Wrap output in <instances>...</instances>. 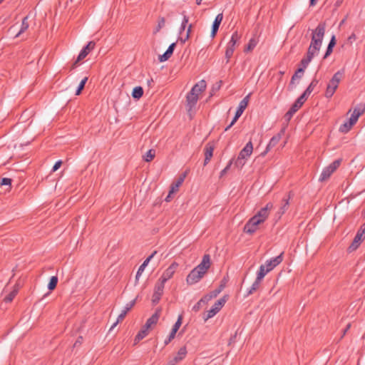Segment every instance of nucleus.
Masks as SVG:
<instances>
[{"mask_svg":"<svg viewBox=\"0 0 365 365\" xmlns=\"http://www.w3.org/2000/svg\"><path fill=\"white\" fill-rule=\"evenodd\" d=\"M96 46V43L93 41H89L86 46H85L82 50L80 51L78 56V61H82L84 59L88 54L94 49Z\"/></svg>","mask_w":365,"mask_h":365,"instance_id":"a211bd4d","label":"nucleus"},{"mask_svg":"<svg viewBox=\"0 0 365 365\" xmlns=\"http://www.w3.org/2000/svg\"><path fill=\"white\" fill-rule=\"evenodd\" d=\"M304 71H303V68H297V71H295V73H294V75L292 76V79H291V82H290V84L293 83H294V81L297 78L299 79L302 78V76H303L304 74Z\"/></svg>","mask_w":365,"mask_h":365,"instance_id":"37998d69","label":"nucleus"},{"mask_svg":"<svg viewBox=\"0 0 365 365\" xmlns=\"http://www.w3.org/2000/svg\"><path fill=\"white\" fill-rule=\"evenodd\" d=\"M235 48H229L227 46L225 51V58H227V62L229 61L230 58L232 56Z\"/></svg>","mask_w":365,"mask_h":365,"instance_id":"de8ad7c7","label":"nucleus"},{"mask_svg":"<svg viewBox=\"0 0 365 365\" xmlns=\"http://www.w3.org/2000/svg\"><path fill=\"white\" fill-rule=\"evenodd\" d=\"M261 282H262L261 280L256 278L255 282L252 283L251 287L248 290L247 295V296L250 295V294H253L255 291H257L259 287Z\"/></svg>","mask_w":365,"mask_h":365,"instance_id":"72a5a7b5","label":"nucleus"},{"mask_svg":"<svg viewBox=\"0 0 365 365\" xmlns=\"http://www.w3.org/2000/svg\"><path fill=\"white\" fill-rule=\"evenodd\" d=\"M365 110V106L364 105H359L357 107H356L353 113H351L350 118L349 120L351 121V123L355 124L359 118L364 113Z\"/></svg>","mask_w":365,"mask_h":365,"instance_id":"aec40b11","label":"nucleus"},{"mask_svg":"<svg viewBox=\"0 0 365 365\" xmlns=\"http://www.w3.org/2000/svg\"><path fill=\"white\" fill-rule=\"evenodd\" d=\"M222 292V287L220 289H215V290L210 292L209 294L203 296L199 301L202 304H206L212 298L216 297L220 292Z\"/></svg>","mask_w":365,"mask_h":365,"instance_id":"b1692460","label":"nucleus"},{"mask_svg":"<svg viewBox=\"0 0 365 365\" xmlns=\"http://www.w3.org/2000/svg\"><path fill=\"white\" fill-rule=\"evenodd\" d=\"M240 38L241 36L238 32L237 31H235L231 36V39L227 43V47L235 48L237 42L240 41Z\"/></svg>","mask_w":365,"mask_h":365,"instance_id":"cd10ccee","label":"nucleus"},{"mask_svg":"<svg viewBox=\"0 0 365 365\" xmlns=\"http://www.w3.org/2000/svg\"><path fill=\"white\" fill-rule=\"evenodd\" d=\"M310 62L311 61L309 60H307V58L304 57L300 61L302 67H300L299 68H303V71H304L305 68L308 66Z\"/></svg>","mask_w":365,"mask_h":365,"instance_id":"603ef678","label":"nucleus"},{"mask_svg":"<svg viewBox=\"0 0 365 365\" xmlns=\"http://www.w3.org/2000/svg\"><path fill=\"white\" fill-rule=\"evenodd\" d=\"M148 334V331L141 329L135 337V344L138 343L140 340L144 339Z\"/></svg>","mask_w":365,"mask_h":365,"instance_id":"58836bf2","label":"nucleus"},{"mask_svg":"<svg viewBox=\"0 0 365 365\" xmlns=\"http://www.w3.org/2000/svg\"><path fill=\"white\" fill-rule=\"evenodd\" d=\"M309 94L307 93L305 91L303 92V93L296 100L297 103H300L303 106V104L305 103L307 99L309 97Z\"/></svg>","mask_w":365,"mask_h":365,"instance_id":"49530a36","label":"nucleus"},{"mask_svg":"<svg viewBox=\"0 0 365 365\" xmlns=\"http://www.w3.org/2000/svg\"><path fill=\"white\" fill-rule=\"evenodd\" d=\"M83 342V336H79L78 337V339H76V342L74 343V346H79L82 344Z\"/></svg>","mask_w":365,"mask_h":365,"instance_id":"69168bd1","label":"nucleus"},{"mask_svg":"<svg viewBox=\"0 0 365 365\" xmlns=\"http://www.w3.org/2000/svg\"><path fill=\"white\" fill-rule=\"evenodd\" d=\"M165 284L160 282H157L155 285L154 292L152 296V303L153 305H156L160 300L162 295L163 294Z\"/></svg>","mask_w":365,"mask_h":365,"instance_id":"f8f14e48","label":"nucleus"},{"mask_svg":"<svg viewBox=\"0 0 365 365\" xmlns=\"http://www.w3.org/2000/svg\"><path fill=\"white\" fill-rule=\"evenodd\" d=\"M182 178H178L177 180L172 183L170 195H173L178 190L179 187L182 184Z\"/></svg>","mask_w":365,"mask_h":365,"instance_id":"2f4dec72","label":"nucleus"},{"mask_svg":"<svg viewBox=\"0 0 365 365\" xmlns=\"http://www.w3.org/2000/svg\"><path fill=\"white\" fill-rule=\"evenodd\" d=\"M182 16H183V19H182V25H185L186 26L187 24L188 23V21H189V18L188 16H187L185 15V11H182Z\"/></svg>","mask_w":365,"mask_h":365,"instance_id":"e2e57ef3","label":"nucleus"},{"mask_svg":"<svg viewBox=\"0 0 365 365\" xmlns=\"http://www.w3.org/2000/svg\"><path fill=\"white\" fill-rule=\"evenodd\" d=\"M165 19L164 17H160L158 19V25H157V27L155 28V29L153 31V34H157L158 32L160 31V30L165 26Z\"/></svg>","mask_w":365,"mask_h":365,"instance_id":"a18cd8bd","label":"nucleus"},{"mask_svg":"<svg viewBox=\"0 0 365 365\" xmlns=\"http://www.w3.org/2000/svg\"><path fill=\"white\" fill-rule=\"evenodd\" d=\"M135 299L128 303L122 312L118 315L116 322L111 326L110 331L112 330L119 322H122L125 317L127 313L133 307L135 304Z\"/></svg>","mask_w":365,"mask_h":365,"instance_id":"dca6fc26","label":"nucleus"},{"mask_svg":"<svg viewBox=\"0 0 365 365\" xmlns=\"http://www.w3.org/2000/svg\"><path fill=\"white\" fill-rule=\"evenodd\" d=\"M233 159L230 160L227 166L220 172V178L223 177L227 172L230 170L232 164Z\"/></svg>","mask_w":365,"mask_h":365,"instance_id":"09e8293b","label":"nucleus"},{"mask_svg":"<svg viewBox=\"0 0 365 365\" xmlns=\"http://www.w3.org/2000/svg\"><path fill=\"white\" fill-rule=\"evenodd\" d=\"M294 113H295L290 109L285 113L284 118V120L287 122V123H288L289 122V120L292 119V118Z\"/></svg>","mask_w":365,"mask_h":365,"instance_id":"8fccbe9b","label":"nucleus"},{"mask_svg":"<svg viewBox=\"0 0 365 365\" xmlns=\"http://www.w3.org/2000/svg\"><path fill=\"white\" fill-rule=\"evenodd\" d=\"M62 161L61 160H58L56 162V163L54 164V165L53 166V168L51 170L52 172H56L57 170H58L60 168V167L62 165Z\"/></svg>","mask_w":365,"mask_h":365,"instance_id":"13d9d810","label":"nucleus"},{"mask_svg":"<svg viewBox=\"0 0 365 365\" xmlns=\"http://www.w3.org/2000/svg\"><path fill=\"white\" fill-rule=\"evenodd\" d=\"M214 145L211 143H208L205 145L204 148L205 153V160H204V165H206L210 160H211L213 155Z\"/></svg>","mask_w":365,"mask_h":365,"instance_id":"4be33fe9","label":"nucleus"},{"mask_svg":"<svg viewBox=\"0 0 365 365\" xmlns=\"http://www.w3.org/2000/svg\"><path fill=\"white\" fill-rule=\"evenodd\" d=\"M182 319H183L182 314H180L178 317L177 321L173 326V328L171 329V331H170L169 336L164 341L165 346L168 345L175 338L176 333L178 332V329H180V327L182 324Z\"/></svg>","mask_w":365,"mask_h":365,"instance_id":"9b49d317","label":"nucleus"},{"mask_svg":"<svg viewBox=\"0 0 365 365\" xmlns=\"http://www.w3.org/2000/svg\"><path fill=\"white\" fill-rule=\"evenodd\" d=\"M285 132V127L281 129L279 133H278L277 135H274L269 140V143L267 144L265 150L261 153V155L264 156L268 151H269L272 148L276 146L279 140L282 138V135Z\"/></svg>","mask_w":365,"mask_h":365,"instance_id":"6e6552de","label":"nucleus"},{"mask_svg":"<svg viewBox=\"0 0 365 365\" xmlns=\"http://www.w3.org/2000/svg\"><path fill=\"white\" fill-rule=\"evenodd\" d=\"M326 30V23L320 22L317 28L312 30V37L322 43Z\"/></svg>","mask_w":365,"mask_h":365,"instance_id":"ddd939ff","label":"nucleus"},{"mask_svg":"<svg viewBox=\"0 0 365 365\" xmlns=\"http://www.w3.org/2000/svg\"><path fill=\"white\" fill-rule=\"evenodd\" d=\"M365 238V222L360 227L355 235L354 240L349 247V250L352 252L356 250L360 245L362 240Z\"/></svg>","mask_w":365,"mask_h":365,"instance_id":"423d86ee","label":"nucleus"},{"mask_svg":"<svg viewBox=\"0 0 365 365\" xmlns=\"http://www.w3.org/2000/svg\"><path fill=\"white\" fill-rule=\"evenodd\" d=\"M253 150V145L251 141H249L245 146L240 152L237 160H235V165L242 168L245 162V160L251 155Z\"/></svg>","mask_w":365,"mask_h":365,"instance_id":"20e7f679","label":"nucleus"},{"mask_svg":"<svg viewBox=\"0 0 365 365\" xmlns=\"http://www.w3.org/2000/svg\"><path fill=\"white\" fill-rule=\"evenodd\" d=\"M202 304L198 301L193 307L192 311L197 312L202 308Z\"/></svg>","mask_w":365,"mask_h":365,"instance_id":"bf43d9fd","label":"nucleus"},{"mask_svg":"<svg viewBox=\"0 0 365 365\" xmlns=\"http://www.w3.org/2000/svg\"><path fill=\"white\" fill-rule=\"evenodd\" d=\"M344 76V69H341L334 74L327 86L325 91V97L327 98H330L333 96Z\"/></svg>","mask_w":365,"mask_h":365,"instance_id":"f03ea898","label":"nucleus"},{"mask_svg":"<svg viewBox=\"0 0 365 365\" xmlns=\"http://www.w3.org/2000/svg\"><path fill=\"white\" fill-rule=\"evenodd\" d=\"M315 56L316 54L314 52H312L310 50L308 49L305 58H307V60H309L311 61Z\"/></svg>","mask_w":365,"mask_h":365,"instance_id":"052dcab7","label":"nucleus"},{"mask_svg":"<svg viewBox=\"0 0 365 365\" xmlns=\"http://www.w3.org/2000/svg\"><path fill=\"white\" fill-rule=\"evenodd\" d=\"M291 198V192H289L287 197H284L282 200L283 204L280 207L281 214H284L288 209L289 205V200Z\"/></svg>","mask_w":365,"mask_h":365,"instance_id":"7c9ffc66","label":"nucleus"},{"mask_svg":"<svg viewBox=\"0 0 365 365\" xmlns=\"http://www.w3.org/2000/svg\"><path fill=\"white\" fill-rule=\"evenodd\" d=\"M210 265V256L206 254L202 257L201 262L192 269L187 276L186 282L187 284L192 285L199 282L207 272Z\"/></svg>","mask_w":365,"mask_h":365,"instance_id":"f257e3e1","label":"nucleus"},{"mask_svg":"<svg viewBox=\"0 0 365 365\" xmlns=\"http://www.w3.org/2000/svg\"><path fill=\"white\" fill-rule=\"evenodd\" d=\"M197 101H198V96H197L195 93L190 91L187 94L186 106H187V113H189L190 115H191L192 108H195V106H196Z\"/></svg>","mask_w":365,"mask_h":365,"instance_id":"4468645a","label":"nucleus"},{"mask_svg":"<svg viewBox=\"0 0 365 365\" xmlns=\"http://www.w3.org/2000/svg\"><path fill=\"white\" fill-rule=\"evenodd\" d=\"M354 125V123H351V121L348 120L340 125L339 130L342 133H347Z\"/></svg>","mask_w":365,"mask_h":365,"instance_id":"c85d7f7f","label":"nucleus"},{"mask_svg":"<svg viewBox=\"0 0 365 365\" xmlns=\"http://www.w3.org/2000/svg\"><path fill=\"white\" fill-rule=\"evenodd\" d=\"M189 38H190V37H189V35H186L185 38L182 37V36H180V37L178 38V41H180L182 43H185V41H186L187 40H188V39H189Z\"/></svg>","mask_w":365,"mask_h":365,"instance_id":"774afa93","label":"nucleus"},{"mask_svg":"<svg viewBox=\"0 0 365 365\" xmlns=\"http://www.w3.org/2000/svg\"><path fill=\"white\" fill-rule=\"evenodd\" d=\"M143 95V88L141 86H136L133 89L132 96L135 99H140Z\"/></svg>","mask_w":365,"mask_h":365,"instance_id":"c756f323","label":"nucleus"},{"mask_svg":"<svg viewBox=\"0 0 365 365\" xmlns=\"http://www.w3.org/2000/svg\"><path fill=\"white\" fill-rule=\"evenodd\" d=\"M58 277L57 276H52L50 278L49 282L48 284V289L51 291L56 289L57 284H58Z\"/></svg>","mask_w":365,"mask_h":365,"instance_id":"4c0bfd02","label":"nucleus"},{"mask_svg":"<svg viewBox=\"0 0 365 365\" xmlns=\"http://www.w3.org/2000/svg\"><path fill=\"white\" fill-rule=\"evenodd\" d=\"M257 44V41H256V39L254 38H252L251 39H250L247 46L245 48L244 51L245 52L252 51L255 48Z\"/></svg>","mask_w":365,"mask_h":365,"instance_id":"e433bc0d","label":"nucleus"},{"mask_svg":"<svg viewBox=\"0 0 365 365\" xmlns=\"http://www.w3.org/2000/svg\"><path fill=\"white\" fill-rule=\"evenodd\" d=\"M261 223H262L261 220H257V217L253 216L245 224V225L244 227V231L246 233L252 235L257 230V226Z\"/></svg>","mask_w":365,"mask_h":365,"instance_id":"1a4fd4ad","label":"nucleus"},{"mask_svg":"<svg viewBox=\"0 0 365 365\" xmlns=\"http://www.w3.org/2000/svg\"><path fill=\"white\" fill-rule=\"evenodd\" d=\"M222 19H223V14L222 13H220V14H218L213 23H212V29H211V33H210V37L212 38H214L219 30V28H220V26L222 21Z\"/></svg>","mask_w":365,"mask_h":365,"instance_id":"6ab92c4d","label":"nucleus"},{"mask_svg":"<svg viewBox=\"0 0 365 365\" xmlns=\"http://www.w3.org/2000/svg\"><path fill=\"white\" fill-rule=\"evenodd\" d=\"M176 47V43L174 42V43H172L168 48V49L165 51V52L162 54V55H160L158 56V60L160 62H164V61H168L173 55V52H174V50Z\"/></svg>","mask_w":365,"mask_h":365,"instance_id":"412c9836","label":"nucleus"},{"mask_svg":"<svg viewBox=\"0 0 365 365\" xmlns=\"http://www.w3.org/2000/svg\"><path fill=\"white\" fill-rule=\"evenodd\" d=\"M157 254V251L155 250L148 257H147L145 261L143 262V264L139 267L135 279L138 280V277L141 275V274L143 272L145 268L148 264L149 262L154 257V256Z\"/></svg>","mask_w":365,"mask_h":365,"instance_id":"5701e85b","label":"nucleus"},{"mask_svg":"<svg viewBox=\"0 0 365 365\" xmlns=\"http://www.w3.org/2000/svg\"><path fill=\"white\" fill-rule=\"evenodd\" d=\"M160 312H161V309L160 308H158L155 313L150 317L147 319L146 322L148 323L150 325H154V324H156L158 319H159V317H160Z\"/></svg>","mask_w":365,"mask_h":365,"instance_id":"bb28decb","label":"nucleus"},{"mask_svg":"<svg viewBox=\"0 0 365 365\" xmlns=\"http://www.w3.org/2000/svg\"><path fill=\"white\" fill-rule=\"evenodd\" d=\"M283 255L284 252H282L280 255L277 256L276 257L272 258L265 262V268L269 272L272 269H274L278 264H279L283 261Z\"/></svg>","mask_w":365,"mask_h":365,"instance_id":"2eb2a0df","label":"nucleus"},{"mask_svg":"<svg viewBox=\"0 0 365 365\" xmlns=\"http://www.w3.org/2000/svg\"><path fill=\"white\" fill-rule=\"evenodd\" d=\"M227 295H225L222 298L216 301L213 306L211 307V309L207 312V314H203L204 321L206 322L209 319L213 317L215 314H217L220 311V309L224 307L225 304L227 302Z\"/></svg>","mask_w":365,"mask_h":365,"instance_id":"7ed1b4c3","label":"nucleus"},{"mask_svg":"<svg viewBox=\"0 0 365 365\" xmlns=\"http://www.w3.org/2000/svg\"><path fill=\"white\" fill-rule=\"evenodd\" d=\"M302 106V105H301L300 103H297V101H295L289 109L296 113Z\"/></svg>","mask_w":365,"mask_h":365,"instance_id":"5fc2aeb1","label":"nucleus"},{"mask_svg":"<svg viewBox=\"0 0 365 365\" xmlns=\"http://www.w3.org/2000/svg\"><path fill=\"white\" fill-rule=\"evenodd\" d=\"M87 81H88V77H85L84 78H83L81 80V81L80 82V83L76 91V96H78L81 93L82 91L83 90V88L85 87V85H86Z\"/></svg>","mask_w":365,"mask_h":365,"instance_id":"79ce46f5","label":"nucleus"},{"mask_svg":"<svg viewBox=\"0 0 365 365\" xmlns=\"http://www.w3.org/2000/svg\"><path fill=\"white\" fill-rule=\"evenodd\" d=\"M18 293V288H15L13 291H11L8 295H6L4 298V302H11L13 301L14 298Z\"/></svg>","mask_w":365,"mask_h":365,"instance_id":"c03bdc74","label":"nucleus"},{"mask_svg":"<svg viewBox=\"0 0 365 365\" xmlns=\"http://www.w3.org/2000/svg\"><path fill=\"white\" fill-rule=\"evenodd\" d=\"M272 203L268 202L264 207L261 208L254 216L257 217V220H261L262 223L269 216V211L272 208Z\"/></svg>","mask_w":365,"mask_h":365,"instance_id":"f3484780","label":"nucleus"},{"mask_svg":"<svg viewBox=\"0 0 365 365\" xmlns=\"http://www.w3.org/2000/svg\"><path fill=\"white\" fill-rule=\"evenodd\" d=\"M29 26V22H28V16H25L22 19L21 29L19 31V33L16 35V37H18L19 36H20V34H21L25 31H26L28 29Z\"/></svg>","mask_w":365,"mask_h":365,"instance_id":"473e14b6","label":"nucleus"},{"mask_svg":"<svg viewBox=\"0 0 365 365\" xmlns=\"http://www.w3.org/2000/svg\"><path fill=\"white\" fill-rule=\"evenodd\" d=\"M187 349L186 346H182L178 351L177 355L175 356L180 361L184 359L187 355Z\"/></svg>","mask_w":365,"mask_h":365,"instance_id":"a19ab883","label":"nucleus"},{"mask_svg":"<svg viewBox=\"0 0 365 365\" xmlns=\"http://www.w3.org/2000/svg\"><path fill=\"white\" fill-rule=\"evenodd\" d=\"M341 162L340 159L335 160L329 165L324 168L319 176V180L323 182L328 180L331 174L339 167Z\"/></svg>","mask_w":365,"mask_h":365,"instance_id":"39448f33","label":"nucleus"},{"mask_svg":"<svg viewBox=\"0 0 365 365\" xmlns=\"http://www.w3.org/2000/svg\"><path fill=\"white\" fill-rule=\"evenodd\" d=\"M222 83V81H220L217 82V83L213 86V87H212V91H218V90L220 88V87H221Z\"/></svg>","mask_w":365,"mask_h":365,"instance_id":"680f3d73","label":"nucleus"},{"mask_svg":"<svg viewBox=\"0 0 365 365\" xmlns=\"http://www.w3.org/2000/svg\"><path fill=\"white\" fill-rule=\"evenodd\" d=\"M179 362H180V360L175 356L173 358L170 359L165 365H176Z\"/></svg>","mask_w":365,"mask_h":365,"instance_id":"6e6d98bb","label":"nucleus"},{"mask_svg":"<svg viewBox=\"0 0 365 365\" xmlns=\"http://www.w3.org/2000/svg\"><path fill=\"white\" fill-rule=\"evenodd\" d=\"M227 281H228V277H224L223 279L220 282V284L219 286H217V289H220L221 287V286H222V291L224 289V288L225 287Z\"/></svg>","mask_w":365,"mask_h":365,"instance_id":"4d7b16f0","label":"nucleus"},{"mask_svg":"<svg viewBox=\"0 0 365 365\" xmlns=\"http://www.w3.org/2000/svg\"><path fill=\"white\" fill-rule=\"evenodd\" d=\"M336 37L334 35H333L329 41L328 46H327V51L323 57L324 59L327 58L328 56H329L331 55V53L333 51V48L336 45Z\"/></svg>","mask_w":365,"mask_h":365,"instance_id":"a878e982","label":"nucleus"},{"mask_svg":"<svg viewBox=\"0 0 365 365\" xmlns=\"http://www.w3.org/2000/svg\"><path fill=\"white\" fill-rule=\"evenodd\" d=\"M319 83V80L317 79L316 78H314L312 81V82L310 83V84L308 86V87L306 88V90L304 91L307 93H308L309 95L311 94V93L313 91V90L314 89V88L317 86V85Z\"/></svg>","mask_w":365,"mask_h":365,"instance_id":"ea45409f","label":"nucleus"},{"mask_svg":"<svg viewBox=\"0 0 365 365\" xmlns=\"http://www.w3.org/2000/svg\"><path fill=\"white\" fill-rule=\"evenodd\" d=\"M206 88V82L204 80L200 81L197 83L190 90V92L195 93L198 96L200 93H202Z\"/></svg>","mask_w":365,"mask_h":365,"instance_id":"393cba45","label":"nucleus"},{"mask_svg":"<svg viewBox=\"0 0 365 365\" xmlns=\"http://www.w3.org/2000/svg\"><path fill=\"white\" fill-rule=\"evenodd\" d=\"M178 267V264L175 262H173L163 273L160 278L158 279V282L165 284V283L171 279L175 272L177 268Z\"/></svg>","mask_w":365,"mask_h":365,"instance_id":"0eeeda50","label":"nucleus"},{"mask_svg":"<svg viewBox=\"0 0 365 365\" xmlns=\"http://www.w3.org/2000/svg\"><path fill=\"white\" fill-rule=\"evenodd\" d=\"M81 61H78V58H76V60L72 63V65L70 67V71L74 70L77 66H78V62H80Z\"/></svg>","mask_w":365,"mask_h":365,"instance_id":"338daca9","label":"nucleus"},{"mask_svg":"<svg viewBox=\"0 0 365 365\" xmlns=\"http://www.w3.org/2000/svg\"><path fill=\"white\" fill-rule=\"evenodd\" d=\"M155 156V150L154 149H150L148 150L145 155L143 156V159L145 162H150L153 160Z\"/></svg>","mask_w":365,"mask_h":365,"instance_id":"c9c22d12","label":"nucleus"},{"mask_svg":"<svg viewBox=\"0 0 365 365\" xmlns=\"http://www.w3.org/2000/svg\"><path fill=\"white\" fill-rule=\"evenodd\" d=\"M322 44V42L311 37V43H310L309 46H312V47L317 46V47L321 48Z\"/></svg>","mask_w":365,"mask_h":365,"instance_id":"864d4df0","label":"nucleus"},{"mask_svg":"<svg viewBox=\"0 0 365 365\" xmlns=\"http://www.w3.org/2000/svg\"><path fill=\"white\" fill-rule=\"evenodd\" d=\"M11 182H12V180L11 178H3L1 180V182H0V185L1 186L3 185H9V187H11Z\"/></svg>","mask_w":365,"mask_h":365,"instance_id":"3c124183","label":"nucleus"},{"mask_svg":"<svg viewBox=\"0 0 365 365\" xmlns=\"http://www.w3.org/2000/svg\"><path fill=\"white\" fill-rule=\"evenodd\" d=\"M268 270L265 268V265H261L257 273V279L262 280L264 276L268 273Z\"/></svg>","mask_w":365,"mask_h":365,"instance_id":"f704fd0d","label":"nucleus"},{"mask_svg":"<svg viewBox=\"0 0 365 365\" xmlns=\"http://www.w3.org/2000/svg\"><path fill=\"white\" fill-rule=\"evenodd\" d=\"M308 49L310 50L312 52H314L316 55H317L320 50V48L317 46L312 47V46H309Z\"/></svg>","mask_w":365,"mask_h":365,"instance_id":"0e129e2a","label":"nucleus"},{"mask_svg":"<svg viewBox=\"0 0 365 365\" xmlns=\"http://www.w3.org/2000/svg\"><path fill=\"white\" fill-rule=\"evenodd\" d=\"M250 94L246 96L239 103L238 108L232 119V124H235L246 109L250 99Z\"/></svg>","mask_w":365,"mask_h":365,"instance_id":"9d476101","label":"nucleus"}]
</instances>
